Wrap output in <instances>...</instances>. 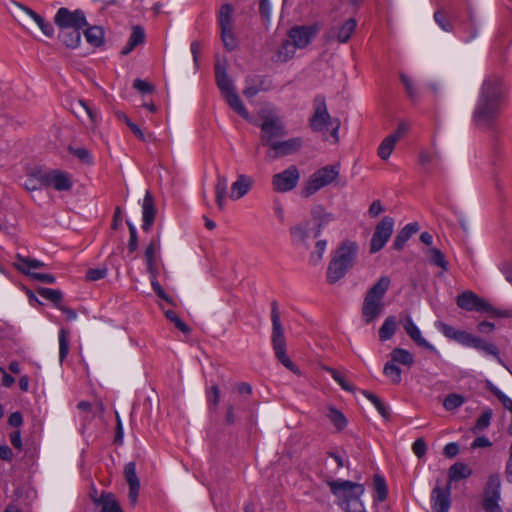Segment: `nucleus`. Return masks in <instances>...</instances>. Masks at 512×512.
I'll use <instances>...</instances> for the list:
<instances>
[{
    "mask_svg": "<svg viewBox=\"0 0 512 512\" xmlns=\"http://www.w3.org/2000/svg\"><path fill=\"white\" fill-rule=\"evenodd\" d=\"M273 195H282L288 192V169L276 173L271 178Z\"/></svg>",
    "mask_w": 512,
    "mask_h": 512,
    "instance_id": "27",
    "label": "nucleus"
},
{
    "mask_svg": "<svg viewBox=\"0 0 512 512\" xmlns=\"http://www.w3.org/2000/svg\"><path fill=\"white\" fill-rule=\"evenodd\" d=\"M311 214L317 223V230L314 233V237L318 238L321 233L322 226L332 220V215L327 213L322 205H316L312 208Z\"/></svg>",
    "mask_w": 512,
    "mask_h": 512,
    "instance_id": "32",
    "label": "nucleus"
},
{
    "mask_svg": "<svg viewBox=\"0 0 512 512\" xmlns=\"http://www.w3.org/2000/svg\"><path fill=\"white\" fill-rule=\"evenodd\" d=\"M315 34L316 29L312 26H295L290 29V44L296 48H304Z\"/></svg>",
    "mask_w": 512,
    "mask_h": 512,
    "instance_id": "18",
    "label": "nucleus"
},
{
    "mask_svg": "<svg viewBox=\"0 0 512 512\" xmlns=\"http://www.w3.org/2000/svg\"><path fill=\"white\" fill-rule=\"evenodd\" d=\"M253 180L246 175H239L237 180L231 186L230 198L238 200L245 196L250 190Z\"/></svg>",
    "mask_w": 512,
    "mask_h": 512,
    "instance_id": "24",
    "label": "nucleus"
},
{
    "mask_svg": "<svg viewBox=\"0 0 512 512\" xmlns=\"http://www.w3.org/2000/svg\"><path fill=\"white\" fill-rule=\"evenodd\" d=\"M17 269L22 273L28 275L31 279L37 280L42 283L52 284L55 282V277L48 273L31 272L24 266L17 265Z\"/></svg>",
    "mask_w": 512,
    "mask_h": 512,
    "instance_id": "45",
    "label": "nucleus"
},
{
    "mask_svg": "<svg viewBox=\"0 0 512 512\" xmlns=\"http://www.w3.org/2000/svg\"><path fill=\"white\" fill-rule=\"evenodd\" d=\"M432 509L435 512H448L450 501V483L443 489L436 485L431 493Z\"/></svg>",
    "mask_w": 512,
    "mask_h": 512,
    "instance_id": "17",
    "label": "nucleus"
},
{
    "mask_svg": "<svg viewBox=\"0 0 512 512\" xmlns=\"http://www.w3.org/2000/svg\"><path fill=\"white\" fill-rule=\"evenodd\" d=\"M207 399L210 405H213V407H217V405L220 402V391L218 386L213 385L207 395Z\"/></svg>",
    "mask_w": 512,
    "mask_h": 512,
    "instance_id": "63",
    "label": "nucleus"
},
{
    "mask_svg": "<svg viewBox=\"0 0 512 512\" xmlns=\"http://www.w3.org/2000/svg\"><path fill=\"white\" fill-rule=\"evenodd\" d=\"M327 418L340 431L347 425V419L344 414L334 407H329Z\"/></svg>",
    "mask_w": 512,
    "mask_h": 512,
    "instance_id": "43",
    "label": "nucleus"
},
{
    "mask_svg": "<svg viewBox=\"0 0 512 512\" xmlns=\"http://www.w3.org/2000/svg\"><path fill=\"white\" fill-rule=\"evenodd\" d=\"M133 87L141 93H150L154 90L152 85L141 79H135L133 82Z\"/></svg>",
    "mask_w": 512,
    "mask_h": 512,
    "instance_id": "64",
    "label": "nucleus"
},
{
    "mask_svg": "<svg viewBox=\"0 0 512 512\" xmlns=\"http://www.w3.org/2000/svg\"><path fill=\"white\" fill-rule=\"evenodd\" d=\"M340 174V164L326 165L316 170L300 190L302 198H309L320 189L332 184Z\"/></svg>",
    "mask_w": 512,
    "mask_h": 512,
    "instance_id": "8",
    "label": "nucleus"
},
{
    "mask_svg": "<svg viewBox=\"0 0 512 512\" xmlns=\"http://www.w3.org/2000/svg\"><path fill=\"white\" fill-rule=\"evenodd\" d=\"M464 402V396L452 393L446 396V398L443 401V406L447 411H452L462 406Z\"/></svg>",
    "mask_w": 512,
    "mask_h": 512,
    "instance_id": "49",
    "label": "nucleus"
},
{
    "mask_svg": "<svg viewBox=\"0 0 512 512\" xmlns=\"http://www.w3.org/2000/svg\"><path fill=\"white\" fill-rule=\"evenodd\" d=\"M71 111L72 113L82 122L88 120L89 127L92 130H95L99 124L100 117L98 112L91 107L84 100H77L71 103Z\"/></svg>",
    "mask_w": 512,
    "mask_h": 512,
    "instance_id": "15",
    "label": "nucleus"
},
{
    "mask_svg": "<svg viewBox=\"0 0 512 512\" xmlns=\"http://www.w3.org/2000/svg\"><path fill=\"white\" fill-rule=\"evenodd\" d=\"M373 486L375 492V500L379 502H383L384 500H386L388 495V489L385 479L378 474L374 475Z\"/></svg>",
    "mask_w": 512,
    "mask_h": 512,
    "instance_id": "41",
    "label": "nucleus"
},
{
    "mask_svg": "<svg viewBox=\"0 0 512 512\" xmlns=\"http://www.w3.org/2000/svg\"><path fill=\"white\" fill-rule=\"evenodd\" d=\"M215 78L216 84L220 89L223 97L229 94L230 92L235 91L234 86L227 75L226 66L224 64H221L219 62L215 64Z\"/></svg>",
    "mask_w": 512,
    "mask_h": 512,
    "instance_id": "22",
    "label": "nucleus"
},
{
    "mask_svg": "<svg viewBox=\"0 0 512 512\" xmlns=\"http://www.w3.org/2000/svg\"><path fill=\"white\" fill-rule=\"evenodd\" d=\"M68 150L71 154L77 157L82 163L92 164V157L90 152L84 147H72L69 146Z\"/></svg>",
    "mask_w": 512,
    "mask_h": 512,
    "instance_id": "56",
    "label": "nucleus"
},
{
    "mask_svg": "<svg viewBox=\"0 0 512 512\" xmlns=\"http://www.w3.org/2000/svg\"><path fill=\"white\" fill-rule=\"evenodd\" d=\"M419 227H418V224L417 223H410L408 225H406L402 230H400L398 232V234L396 235L395 239H394V242H393V247L396 249V250H401L403 249L405 243L408 241V239L418 231Z\"/></svg>",
    "mask_w": 512,
    "mask_h": 512,
    "instance_id": "29",
    "label": "nucleus"
},
{
    "mask_svg": "<svg viewBox=\"0 0 512 512\" xmlns=\"http://www.w3.org/2000/svg\"><path fill=\"white\" fill-rule=\"evenodd\" d=\"M160 251V237L153 238L145 249V261L149 275H158L156 266L157 254Z\"/></svg>",
    "mask_w": 512,
    "mask_h": 512,
    "instance_id": "20",
    "label": "nucleus"
},
{
    "mask_svg": "<svg viewBox=\"0 0 512 512\" xmlns=\"http://www.w3.org/2000/svg\"><path fill=\"white\" fill-rule=\"evenodd\" d=\"M391 361L393 363H399L405 366H412L414 364V357L413 355L402 348H395L390 353Z\"/></svg>",
    "mask_w": 512,
    "mask_h": 512,
    "instance_id": "37",
    "label": "nucleus"
},
{
    "mask_svg": "<svg viewBox=\"0 0 512 512\" xmlns=\"http://www.w3.org/2000/svg\"><path fill=\"white\" fill-rule=\"evenodd\" d=\"M457 306L467 312L486 313L492 318H509L512 316L508 310L494 308L487 300L479 297L471 290L460 293L456 298Z\"/></svg>",
    "mask_w": 512,
    "mask_h": 512,
    "instance_id": "7",
    "label": "nucleus"
},
{
    "mask_svg": "<svg viewBox=\"0 0 512 512\" xmlns=\"http://www.w3.org/2000/svg\"><path fill=\"white\" fill-rule=\"evenodd\" d=\"M397 141L389 135L386 136L383 141L380 143L377 154L382 160H388L391 153L393 152Z\"/></svg>",
    "mask_w": 512,
    "mask_h": 512,
    "instance_id": "42",
    "label": "nucleus"
},
{
    "mask_svg": "<svg viewBox=\"0 0 512 512\" xmlns=\"http://www.w3.org/2000/svg\"><path fill=\"white\" fill-rule=\"evenodd\" d=\"M414 454L418 458H422L426 454L427 446L422 438H418L412 445Z\"/></svg>",
    "mask_w": 512,
    "mask_h": 512,
    "instance_id": "62",
    "label": "nucleus"
},
{
    "mask_svg": "<svg viewBox=\"0 0 512 512\" xmlns=\"http://www.w3.org/2000/svg\"><path fill=\"white\" fill-rule=\"evenodd\" d=\"M507 94L504 79L499 74L485 76L473 112L477 126H490L499 116Z\"/></svg>",
    "mask_w": 512,
    "mask_h": 512,
    "instance_id": "1",
    "label": "nucleus"
},
{
    "mask_svg": "<svg viewBox=\"0 0 512 512\" xmlns=\"http://www.w3.org/2000/svg\"><path fill=\"white\" fill-rule=\"evenodd\" d=\"M69 353V332L62 328L59 331V359L62 362Z\"/></svg>",
    "mask_w": 512,
    "mask_h": 512,
    "instance_id": "46",
    "label": "nucleus"
},
{
    "mask_svg": "<svg viewBox=\"0 0 512 512\" xmlns=\"http://www.w3.org/2000/svg\"><path fill=\"white\" fill-rule=\"evenodd\" d=\"M359 246L355 241L345 240L333 252L327 268V281L334 284L342 279L354 266Z\"/></svg>",
    "mask_w": 512,
    "mask_h": 512,
    "instance_id": "3",
    "label": "nucleus"
},
{
    "mask_svg": "<svg viewBox=\"0 0 512 512\" xmlns=\"http://www.w3.org/2000/svg\"><path fill=\"white\" fill-rule=\"evenodd\" d=\"M401 82L405 86V90L410 99L414 100L417 97V89L412 80L405 74L400 75Z\"/></svg>",
    "mask_w": 512,
    "mask_h": 512,
    "instance_id": "61",
    "label": "nucleus"
},
{
    "mask_svg": "<svg viewBox=\"0 0 512 512\" xmlns=\"http://www.w3.org/2000/svg\"><path fill=\"white\" fill-rule=\"evenodd\" d=\"M156 206L154 203V198L150 191H146V194L142 203V229L145 232H149L153 226V223L156 218Z\"/></svg>",
    "mask_w": 512,
    "mask_h": 512,
    "instance_id": "19",
    "label": "nucleus"
},
{
    "mask_svg": "<svg viewBox=\"0 0 512 512\" xmlns=\"http://www.w3.org/2000/svg\"><path fill=\"white\" fill-rule=\"evenodd\" d=\"M263 88L260 85V81L257 77H248L246 79V87L243 90L244 96L252 98L258 94Z\"/></svg>",
    "mask_w": 512,
    "mask_h": 512,
    "instance_id": "50",
    "label": "nucleus"
},
{
    "mask_svg": "<svg viewBox=\"0 0 512 512\" xmlns=\"http://www.w3.org/2000/svg\"><path fill=\"white\" fill-rule=\"evenodd\" d=\"M501 479L499 474L489 476L484 489L483 509L485 512H502L500 500Z\"/></svg>",
    "mask_w": 512,
    "mask_h": 512,
    "instance_id": "11",
    "label": "nucleus"
},
{
    "mask_svg": "<svg viewBox=\"0 0 512 512\" xmlns=\"http://www.w3.org/2000/svg\"><path fill=\"white\" fill-rule=\"evenodd\" d=\"M492 410L491 409H485L482 414L478 417L476 420V423L474 425L473 431L475 433L483 431L490 425V421L492 419Z\"/></svg>",
    "mask_w": 512,
    "mask_h": 512,
    "instance_id": "53",
    "label": "nucleus"
},
{
    "mask_svg": "<svg viewBox=\"0 0 512 512\" xmlns=\"http://www.w3.org/2000/svg\"><path fill=\"white\" fill-rule=\"evenodd\" d=\"M394 220L386 216L377 225L370 241V253L380 251L393 233Z\"/></svg>",
    "mask_w": 512,
    "mask_h": 512,
    "instance_id": "14",
    "label": "nucleus"
},
{
    "mask_svg": "<svg viewBox=\"0 0 512 512\" xmlns=\"http://www.w3.org/2000/svg\"><path fill=\"white\" fill-rule=\"evenodd\" d=\"M287 201L283 195H273L271 198L272 217L279 224L284 225L287 214Z\"/></svg>",
    "mask_w": 512,
    "mask_h": 512,
    "instance_id": "23",
    "label": "nucleus"
},
{
    "mask_svg": "<svg viewBox=\"0 0 512 512\" xmlns=\"http://www.w3.org/2000/svg\"><path fill=\"white\" fill-rule=\"evenodd\" d=\"M16 258L18 260V263H15L16 268H17V265H20V266H24L26 269L31 271V269L42 268L44 266L43 262L36 260V259L24 257L20 254H17Z\"/></svg>",
    "mask_w": 512,
    "mask_h": 512,
    "instance_id": "55",
    "label": "nucleus"
},
{
    "mask_svg": "<svg viewBox=\"0 0 512 512\" xmlns=\"http://www.w3.org/2000/svg\"><path fill=\"white\" fill-rule=\"evenodd\" d=\"M329 486L332 493L341 500V505L346 512H365L360 501V497L364 493L362 484L351 481H333L329 483Z\"/></svg>",
    "mask_w": 512,
    "mask_h": 512,
    "instance_id": "6",
    "label": "nucleus"
},
{
    "mask_svg": "<svg viewBox=\"0 0 512 512\" xmlns=\"http://www.w3.org/2000/svg\"><path fill=\"white\" fill-rule=\"evenodd\" d=\"M313 109V115L309 119L310 128L315 132L327 131L334 119L328 113L326 99L323 95L315 97Z\"/></svg>",
    "mask_w": 512,
    "mask_h": 512,
    "instance_id": "10",
    "label": "nucleus"
},
{
    "mask_svg": "<svg viewBox=\"0 0 512 512\" xmlns=\"http://www.w3.org/2000/svg\"><path fill=\"white\" fill-rule=\"evenodd\" d=\"M434 21L445 32H452L454 30L453 22L451 21L448 13L443 8H438L433 15Z\"/></svg>",
    "mask_w": 512,
    "mask_h": 512,
    "instance_id": "39",
    "label": "nucleus"
},
{
    "mask_svg": "<svg viewBox=\"0 0 512 512\" xmlns=\"http://www.w3.org/2000/svg\"><path fill=\"white\" fill-rule=\"evenodd\" d=\"M221 40L228 51H234L238 47V41L233 29L221 30Z\"/></svg>",
    "mask_w": 512,
    "mask_h": 512,
    "instance_id": "47",
    "label": "nucleus"
},
{
    "mask_svg": "<svg viewBox=\"0 0 512 512\" xmlns=\"http://www.w3.org/2000/svg\"><path fill=\"white\" fill-rule=\"evenodd\" d=\"M165 316L166 318L174 324V326L180 330L181 332H183L184 334H188L190 333L191 329L190 327L184 322L182 321L179 316L177 315V313L173 310H166L165 311Z\"/></svg>",
    "mask_w": 512,
    "mask_h": 512,
    "instance_id": "52",
    "label": "nucleus"
},
{
    "mask_svg": "<svg viewBox=\"0 0 512 512\" xmlns=\"http://www.w3.org/2000/svg\"><path fill=\"white\" fill-rule=\"evenodd\" d=\"M471 469L464 463L453 464L448 471L449 483L467 478L471 475Z\"/></svg>",
    "mask_w": 512,
    "mask_h": 512,
    "instance_id": "36",
    "label": "nucleus"
},
{
    "mask_svg": "<svg viewBox=\"0 0 512 512\" xmlns=\"http://www.w3.org/2000/svg\"><path fill=\"white\" fill-rule=\"evenodd\" d=\"M157 276L158 275H150V279H151V286L154 290V292L157 294L158 297H160L161 299L167 301L168 303H171L173 304V301L172 299L165 293V291L163 290L162 286L160 285V283L158 282L157 280Z\"/></svg>",
    "mask_w": 512,
    "mask_h": 512,
    "instance_id": "59",
    "label": "nucleus"
},
{
    "mask_svg": "<svg viewBox=\"0 0 512 512\" xmlns=\"http://www.w3.org/2000/svg\"><path fill=\"white\" fill-rule=\"evenodd\" d=\"M260 144L266 147L265 159L271 163L288 155V140L286 128L282 119L275 113H268L261 116Z\"/></svg>",
    "mask_w": 512,
    "mask_h": 512,
    "instance_id": "2",
    "label": "nucleus"
},
{
    "mask_svg": "<svg viewBox=\"0 0 512 512\" xmlns=\"http://www.w3.org/2000/svg\"><path fill=\"white\" fill-rule=\"evenodd\" d=\"M36 180L40 185L53 187L57 191H67L72 187V181L68 173L60 170L38 173Z\"/></svg>",
    "mask_w": 512,
    "mask_h": 512,
    "instance_id": "12",
    "label": "nucleus"
},
{
    "mask_svg": "<svg viewBox=\"0 0 512 512\" xmlns=\"http://www.w3.org/2000/svg\"><path fill=\"white\" fill-rule=\"evenodd\" d=\"M326 370L331 374L332 378L341 386L342 389L349 392L354 391V387L349 384L337 370L333 368H326Z\"/></svg>",
    "mask_w": 512,
    "mask_h": 512,
    "instance_id": "57",
    "label": "nucleus"
},
{
    "mask_svg": "<svg viewBox=\"0 0 512 512\" xmlns=\"http://www.w3.org/2000/svg\"><path fill=\"white\" fill-rule=\"evenodd\" d=\"M327 247V241L324 239H318L315 242L314 248L310 253V262L313 265H317L323 258L324 252Z\"/></svg>",
    "mask_w": 512,
    "mask_h": 512,
    "instance_id": "44",
    "label": "nucleus"
},
{
    "mask_svg": "<svg viewBox=\"0 0 512 512\" xmlns=\"http://www.w3.org/2000/svg\"><path fill=\"white\" fill-rule=\"evenodd\" d=\"M225 100L227 101L229 107L233 109L236 113H238L241 117L244 119L249 118V112L244 106L242 100L238 96V94L234 92H230L229 94L224 96Z\"/></svg>",
    "mask_w": 512,
    "mask_h": 512,
    "instance_id": "34",
    "label": "nucleus"
},
{
    "mask_svg": "<svg viewBox=\"0 0 512 512\" xmlns=\"http://www.w3.org/2000/svg\"><path fill=\"white\" fill-rule=\"evenodd\" d=\"M108 270L107 268H96V269H88L86 272V280L87 281H97L103 279L107 276Z\"/></svg>",
    "mask_w": 512,
    "mask_h": 512,
    "instance_id": "60",
    "label": "nucleus"
},
{
    "mask_svg": "<svg viewBox=\"0 0 512 512\" xmlns=\"http://www.w3.org/2000/svg\"><path fill=\"white\" fill-rule=\"evenodd\" d=\"M37 293L46 300L51 301L57 308L61 306L63 294L60 290L40 287L37 289Z\"/></svg>",
    "mask_w": 512,
    "mask_h": 512,
    "instance_id": "40",
    "label": "nucleus"
},
{
    "mask_svg": "<svg viewBox=\"0 0 512 512\" xmlns=\"http://www.w3.org/2000/svg\"><path fill=\"white\" fill-rule=\"evenodd\" d=\"M93 502L101 506V512H123L119 502L112 493H102L100 498H93Z\"/></svg>",
    "mask_w": 512,
    "mask_h": 512,
    "instance_id": "25",
    "label": "nucleus"
},
{
    "mask_svg": "<svg viewBox=\"0 0 512 512\" xmlns=\"http://www.w3.org/2000/svg\"><path fill=\"white\" fill-rule=\"evenodd\" d=\"M397 319L395 316H389L379 329V339L381 341L389 340L396 332Z\"/></svg>",
    "mask_w": 512,
    "mask_h": 512,
    "instance_id": "35",
    "label": "nucleus"
},
{
    "mask_svg": "<svg viewBox=\"0 0 512 512\" xmlns=\"http://www.w3.org/2000/svg\"><path fill=\"white\" fill-rule=\"evenodd\" d=\"M127 226L129 229V242H128V250L129 252L133 253L138 249V236L135 226L130 222L127 221Z\"/></svg>",
    "mask_w": 512,
    "mask_h": 512,
    "instance_id": "58",
    "label": "nucleus"
},
{
    "mask_svg": "<svg viewBox=\"0 0 512 512\" xmlns=\"http://www.w3.org/2000/svg\"><path fill=\"white\" fill-rule=\"evenodd\" d=\"M401 369L392 361H388L383 369V373L391 378L393 384L401 382Z\"/></svg>",
    "mask_w": 512,
    "mask_h": 512,
    "instance_id": "51",
    "label": "nucleus"
},
{
    "mask_svg": "<svg viewBox=\"0 0 512 512\" xmlns=\"http://www.w3.org/2000/svg\"><path fill=\"white\" fill-rule=\"evenodd\" d=\"M124 477L129 485L128 499L132 506L137 503L140 481L136 473V463L129 462L124 467Z\"/></svg>",
    "mask_w": 512,
    "mask_h": 512,
    "instance_id": "16",
    "label": "nucleus"
},
{
    "mask_svg": "<svg viewBox=\"0 0 512 512\" xmlns=\"http://www.w3.org/2000/svg\"><path fill=\"white\" fill-rule=\"evenodd\" d=\"M391 280L388 276H381L378 281L366 292L361 313L366 324L372 323L384 311L383 298L388 291Z\"/></svg>",
    "mask_w": 512,
    "mask_h": 512,
    "instance_id": "4",
    "label": "nucleus"
},
{
    "mask_svg": "<svg viewBox=\"0 0 512 512\" xmlns=\"http://www.w3.org/2000/svg\"><path fill=\"white\" fill-rule=\"evenodd\" d=\"M363 394L366 396L367 399H369L374 404L377 411L381 414L383 418H389V411L378 396L368 391H363Z\"/></svg>",
    "mask_w": 512,
    "mask_h": 512,
    "instance_id": "54",
    "label": "nucleus"
},
{
    "mask_svg": "<svg viewBox=\"0 0 512 512\" xmlns=\"http://www.w3.org/2000/svg\"><path fill=\"white\" fill-rule=\"evenodd\" d=\"M85 38L89 44L99 47L104 41V32L99 26L88 27L84 32Z\"/></svg>",
    "mask_w": 512,
    "mask_h": 512,
    "instance_id": "38",
    "label": "nucleus"
},
{
    "mask_svg": "<svg viewBox=\"0 0 512 512\" xmlns=\"http://www.w3.org/2000/svg\"><path fill=\"white\" fill-rule=\"evenodd\" d=\"M430 262L439 266L444 271L448 270V262L445 260L444 254L437 248H430L428 250Z\"/></svg>",
    "mask_w": 512,
    "mask_h": 512,
    "instance_id": "48",
    "label": "nucleus"
},
{
    "mask_svg": "<svg viewBox=\"0 0 512 512\" xmlns=\"http://www.w3.org/2000/svg\"><path fill=\"white\" fill-rule=\"evenodd\" d=\"M227 186H228V179L224 175H217V182L215 185V196H216V203L220 210L224 209L225 206V198L227 194Z\"/></svg>",
    "mask_w": 512,
    "mask_h": 512,
    "instance_id": "33",
    "label": "nucleus"
},
{
    "mask_svg": "<svg viewBox=\"0 0 512 512\" xmlns=\"http://www.w3.org/2000/svg\"><path fill=\"white\" fill-rule=\"evenodd\" d=\"M404 328L409 337L419 346L427 348L429 350H435L433 345H431L422 337L420 330L410 318L407 320L406 324L404 325Z\"/></svg>",
    "mask_w": 512,
    "mask_h": 512,
    "instance_id": "30",
    "label": "nucleus"
},
{
    "mask_svg": "<svg viewBox=\"0 0 512 512\" xmlns=\"http://www.w3.org/2000/svg\"><path fill=\"white\" fill-rule=\"evenodd\" d=\"M233 13H234V8L229 3L223 4L220 7L219 14H218V23H219L221 30L233 29V27H234Z\"/></svg>",
    "mask_w": 512,
    "mask_h": 512,
    "instance_id": "28",
    "label": "nucleus"
},
{
    "mask_svg": "<svg viewBox=\"0 0 512 512\" xmlns=\"http://www.w3.org/2000/svg\"><path fill=\"white\" fill-rule=\"evenodd\" d=\"M437 327L447 338L454 340L464 346L473 347L477 350L485 352L488 355L494 356L497 358L499 363L503 364L502 359L499 357V349L493 343L487 342L484 339L467 331L456 329L455 327L443 322H439Z\"/></svg>",
    "mask_w": 512,
    "mask_h": 512,
    "instance_id": "5",
    "label": "nucleus"
},
{
    "mask_svg": "<svg viewBox=\"0 0 512 512\" xmlns=\"http://www.w3.org/2000/svg\"><path fill=\"white\" fill-rule=\"evenodd\" d=\"M357 22L354 18H349L339 28H332L329 38H335L340 43L347 42L354 33Z\"/></svg>",
    "mask_w": 512,
    "mask_h": 512,
    "instance_id": "21",
    "label": "nucleus"
},
{
    "mask_svg": "<svg viewBox=\"0 0 512 512\" xmlns=\"http://www.w3.org/2000/svg\"><path fill=\"white\" fill-rule=\"evenodd\" d=\"M272 346L278 361L286 368H288V356L286 355V339L284 336V330L280 323V312L276 302L272 303Z\"/></svg>",
    "mask_w": 512,
    "mask_h": 512,
    "instance_id": "9",
    "label": "nucleus"
},
{
    "mask_svg": "<svg viewBox=\"0 0 512 512\" xmlns=\"http://www.w3.org/2000/svg\"><path fill=\"white\" fill-rule=\"evenodd\" d=\"M145 39V32L141 26H134L127 45L122 49V55H128L136 46L142 44Z\"/></svg>",
    "mask_w": 512,
    "mask_h": 512,
    "instance_id": "31",
    "label": "nucleus"
},
{
    "mask_svg": "<svg viewBox=\"0 0 512 512\" xmlns=\"http://www.w3.org/2000/svg\"><path fill=\"white\" fill-rule=\"evenodd\" d=\"M59 40L68 48H76L81 41V29L77 28H59Z\"/></svg>",
    "mask_w": 512,
    "mask_h": 512,
    "instance_id": "26",
    "label": "nucleus"
},
{
    "mask_svg": "<svg viewBox=\"0 0 512 512\" xmlns=\"http://www.w3.org/2000/svg\"><path fill=\"white\" fill-rule=\"evenodd\" d=\"M55 24L59 28H77L82 29L88 25L85 14L81 10L70 11L67 8H60L54 18Z\"/></svg>",
    "mask_w": 512,
    "mask_h": 512,
    "instance_id": "13",
    "label": "nucleus"
}]
</instances>
